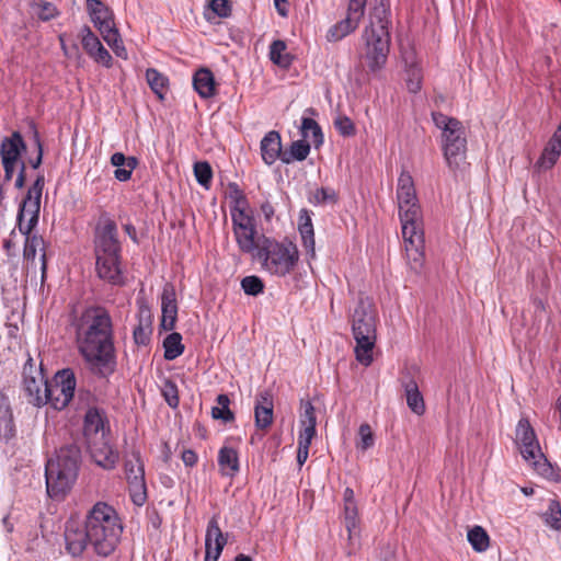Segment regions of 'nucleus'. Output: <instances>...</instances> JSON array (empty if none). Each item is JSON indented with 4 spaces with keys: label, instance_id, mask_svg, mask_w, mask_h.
<instances>
[{
    "label": "nucleus",
    "instance_id": "obj_33",
    "mask_svg": "<svg viewBox=\"0 0 561 561\" xmlns=\"http://www.w3.org/2000/svg\"><path fill=\"white\" fill-rule=\"evenodd\" d=\"M104 424L105 419L103 411L95 407L89 408L83 421L84 436L90 437L91 435H96L104 428Z\"/></svg>",
    "mask_w": 561,
    "mask_h": 561
},
{
    "label": "nucleus",
    "instance_id": "obj_44",
    "mask_svg": "<svg viewBox=\"0 0 561 561\" xmlns=\"http://www.w3.org/2000/svg\"><path fill=\"white\" fill-rule=\"evenodd\" d=\"M547 526L553 530H561V505L557 500H550L548 510L542 515Z\"/></svg>",
    "mask_w": 561,
    "mask_h": 561
},
{
    "label": "nucleus",
    "instance_id": "obj_40",
    "mask_svg": "<svg viewBox=\"0 0 561 561\" xmlns=\"http://www.w3.org/2000/svg\"><path fill=\"white\" fill-rule=\"evenodd\" d=\"M216 401L218 405L211 409L213 419L222 420L225 423L232 422L234 420V414L229 408L230 399L228 394H218Z\"/></svg>",
    "mask_w": 561,
    "mask_h": 561
},
{
    "label": "nucleus",
    "instance_id": "obj_3",
    "mask_svg": "<svg viewBox=\"0 0 561 561\" xmlns=\"http://www.w3.org/2000/svg\"><path fill=\"white\" fill-rule=\"evenodd\" d=\"M45 185V178L38 174L33 185L28 188L25 198L23 199L18 213V226L22 234L25 236V243L23 250V257L27 262H34L37 250H42L41 255V270L42 277H45L47 268V257L44 251V239L32 233L36 227L39 218L42 192Z\"/></svg>",
    "mask_w": 561,
    "mask_h": 561
},
{
    "label": "nucleus",
    "instance_id": "obj_36",
    "mask_svg": "<svg viewBox=\"0 0 561 561\" xmlns=\"http://www.w3.org/2000/svg\"><path fill=\"white\" fill-rule=\"evenodd\" d=\"M146 79L152 92L162 100L168 91L169 79L154 68L147 69Z\"/></svg>",
    "mask_w": 561,
    "mask_h": 561
},
{
    "label": "nucleus",
    "instance_id": "obj_19",
    "mask_svg": "<svg viewBox=\"0 0 561 561\" xmlns=\"http://www.w3.org/2000/svg\"><path fill=\"white\" fill-rule=\"evenodd\" d=\"M161 327L165 331H171L175 327L178 319L176 293L173 284L167 283L161 295Z\"/></svg>",
    "mask_w": 561,
    "mask_h": 561
},
{
    "label": "nucleus",
    "instance_id": "obj_20",
    "mask_svg": "<svg viewBox=\"0 0 561 561\" xmlns=\"http://www.w3.org/2000/svg\"><path fill=\"white\" fill-rule=\"evenodd\" d=\"M273 396L270 390L261 391L255 397L254 417L255 426L266 430L273 423Z\"/></svg>",
    "mask_w": 561,
    "mask_h": 561
},
{
    "label": "nucleus",
    "instance_id": "obj_9",
    "mask_svg": "<svg viewBox=\"0 0 561 561\" xmlns=\"http://www.w3.org/2000/svg\"><path fill=\"white\" fill-rule=\"evenodd\" d=\"M435 126L442 129V149L447 165L457 170L466 160L467 137L462 123L455 117L433 112Z\"/></svg>",
    "mask_w": 561,
    "mask_h": 561
},
{
    "label": "nucleus",
    "instance_id": "obj_8",
    "mask_svg": "<svg viewBox=\"0 0 561 561\" xmlns=\"http://www.w3.org/2000/svg\"><path fill=\"white\" fill-rule=\"evenodd\" d=\"M253 261L259 262L261 268L271 275L284 277L296 267L299 252L297 245L289 240L278 241L261 234L260 249Z\"/></svg>",
    "mask_w": 561,
    "mask_h": 561
},
{
    "label": "nucleus",
    "instance_id": "obj_34",
    "mask_svg": "<svg viewBox=\"0 0 561 561\" xmlns=\"http://www.w3.org/2000/svg\"><path fill=\"white\" fill-rule=\"evenodd\" d=\"M310 153V144L306 139L293 141L289 149L284 150L282 162L290 164L294 161H304Z\"/></svg>",
    "mask_w": 561,
    "mask_h": 561
},
{
    "label": "nucleus",
    "instance_id": "obj_45",
    "mask_svg": "<svg viewBox=\"0 0 561 561\" xmlns=\"http://www.w3.org/2000/svg\"><path fill=\"white\" fill-rule=\"evenodd\" d=\"M537 439V435L527 419H520L516 426V443L523 445Z\"/></svg>",
    "mask_w": 561,
    "mask_h": 561
},
{
    "label": "nucleus",
    "instance_id": "obj_10",
    "mask_svg": "<svg viewBox=\"0 0 561 561\" xmlns=\"http://www.w3.org/2000/svg\"><path fill=\"white\" fill-rule=\"evenodd\" d=\"M397 198L399 217L404 232L416 229L415 225L423 224L422 210L417 203L414 182L409 172L403 171L398 179Z\"/></svg>",
    "mask_w": 561,
    "mask_h": 561
},
{
    "label": "nucleus",
    "instance_id": "obj_37",
    "mask_svg": "<svg viewBox=\"0 0 561 561\" xmlns=\"http://www.w3.org/2000/svg\"><path fill=\"white\" fill-rule=\"evenodd\" d=\"M228 194L231 201V218H233V213L237 214L238 211H247V208L249 206L248 198L237 183L230 182L228 184Z\"/></svg>",
    "mask_w": 561,
    "mask_h": 561
},
{
    "label": "nucleus",
    "instance_id": "obj_17",
    "mask_svg": "<svg viewBox=\"0 0 561 561\" xmlns=\"http://www.w3.org/2000/svg\"><path fill=\"white\" fill-rule=\"evenodd\" d=\"M81 43L87 54L93 58L98 64L106 68L112 67L113 58L108 50L102 45L100 39L91 31L90 26L83 25L81 28Z\"/></svg>",
    "mask_w": 561,
    "mask_h": 561
},
{
    "label": "nucleus",
    "instance_id": "obj_26",
    "mask_svg": "<svg viewBox=\"0 0 561 561\" xmlns=\"http://www.w3.org/2000/svg\"><path fill=\"white\" fill-rule=\"evenodd\" d=\"M45 383H48L45 376L23 380L27 401L35 407L47 404V398L44 396Z\"/></svg>",
    "mask_w": 561,
    "mask_h": 561
},
{
    "label": "nucleus",
    "instance_id": "obj_42",
    "mask_svg": "<svg viewBox=\"0 0 561 561\" xmlns=\"http://www.w3.org/2000/svg\"><path fill=\"white\" fill-rule=\"evenodd\" d=\"M127 482H133V477L145 478V467L139 450H133L130 458L125 461Z\"/></svg>",
    "mask_w": 561,
    "mask_h": 561
},
{
    "label": "nucleus",
    "instance_id": "obj_62",
    "mask_svg": "<svg viewBox=\"0 0 561 561\" xmlns=\"http://www.w3.org/2000/svg\"><path fill=\"white\" fill-rule=\"evenodd\" d=\"M181 458L186 467H194L198 460L197 454L193 449L183 450Z\"/></svg>",
    "mask_w": 561,
    "mask_h": 561
},
{
    "label": "nucleus",
    "instance_id": "obj_61",
    "mask_svg": "<svg viewBox=\"0 0 561 561\" xmlns=\"http://www.w3.org/2000/svg\"><path fill=\"white\" fill-rule=\"evenodd\" d=\"M34 144H35V147L37 150V156L35 159L30 160V164L33 169H37V168H39V165L42 164V161H43V146H42V141L39 138V134L36 129L34 130Z\"/></svg>",
    "mask_w": 561,
    "mask_h": 561
},
{
    "label": "nucleus",
    "instance_id": "obj_43",
    "mask_svg": "<svg viewBox=\"0 0 561 561\" xmlns=\"http://www.w3.org/2000/svg\"><path fill=\"white\" fill-rule=\"evenodd\" d=\"M131 502L137 506H142L147 499V486L145 478L133 477V482L128 483Z\"/></svg>",
    "mask_w": 561,
    "mask_h": 561
},
{
    "label": "nucleus",
    "instance_id": "obj_50",
    "mask_svg": "<svg viewBox=\"0 0 561 561\" xmlns=\"http://www.w3.org/2000/svg\"><path fill=\"white\" fill-rule=\"evenodd\" d=\"M241 288L249 296H257L264 291V283L259 276H245L241 280Z\"/></svg>",
    "mask_w": 561,
    "mask_h": 561
},
{
    "label": "nucleus",
    "instance_id": "obj_47",
    "mask_svg": "<svg viewBox=\"0 0 561 561\" xmlns=\"http://www.w3.org/2000/svg\"><path fill=\"white\" fill-rule=\"evenodd\" d=\"M194 174L198 184L205 188H209L213 179V170L207 161L195 162Z\"/></svg>",
    "mask_w": 561,
    "mask_h": 561
},
{
    "label": "nucleus",
    "instance_id": "obj_64",
    "mask_svg": "<svg viewBox=\"0 0 561 561\" xmlns=\"http://www.w3.org/2000/svg\"><path fill=\"white\" fill-rule=\"evenodd\" d=\"M18 163L14 162H2L4 170V181L9 182L13 178V173Z\"/></svg>",
    "mask_w": 561,
    "mask_h": 561
},
{
    "label": "nucleus",
    "instance_id": "obj_12",
    "mask_svg": "<svg viewBox=\"0 0 561 561\" xmlns=\"http://www.w3.org/2000/svg\"><path fill=\"white\" fill-rule=\"evenodd\" d=\"M75 373L70 368L58 371L53 381L45 383L44 396L55 410L65 409L75 394L76 389Z\"/></svg>",
    "mask_w": 561,
    "mask_h": 561
},
{
    "label": "nucleus",
    "instance_id": "obj_27",
    "mask_svg": "<svg viewBox=\"0 0 561 561\" xmlns=\"http://www.w3.org/2000/svg\"><path fill=\"white\" fill-rule=\"evenodd\" d=\"M90 453L94 462L106 470L115 468L118 461V453L106 443L90 446Z\"/></svg>",
    "mask_w": 561,
    "mask_h": 561
},
{
    "label": "nucleus",
    "instance_id": "obj_53",
    "mask_svg": "<svg viewBox=\"0 0 561 561\" xmlns=\"http://www.w3.org/2000/svg\"><path fill=\"white\" fill-rule=\"evenodd\" d=\"M359 440L356 444V447L363 451L371 448L375 444L374 433L369 426V424H362L358 428Z\"/></svg>",
    "mask_w": 561,
    "mask_h": 561
},
{
    "label": "nucleus",
    "instance_id": "obj_28",
    "mask_svg": "<svg viewBox=\"0 0 561 561\" xmlns=\"http://www.w3.org/2000/svg\"><path fill=\"white\" fill-rule=\"evenodd\" d=\"M111 163L117 169L114 171V176L121 182H126L130 179L133 171L137 168L139 161L136 157H126L122 152H115L111 157Z\"/></svg>",
    "mask_w": 561,
    "mask_h": 561
},
{
    "label": "nucleus",
    "instance_id": "obj_51",
    "mask_svg": "<svg viewBox=\"0 0 561 561\" xmlns=\"http://www.w3.org/2000/svg\"><path fill=\"white\" fill-rule=\"evenodd\" d=\"M161 392L170 408L175 409L179 407V390L174 381H172L171 379H165Z\"/></svg>",
    "mask_w": 561,
    "mask_h": 561
},
{
    "label": "nucleus",
    "instance_id": "obj_41",
    "mask_svg": "<svg viewBox=\"0 0 561 561\" xmlns=\"http://www.w3.org/2000/svg\"><path fill=\"white\" fill-rule=\"evenodd\" d=\"M468 541L477 552H483L489 548L490 537L481 526H474L467 534Z\"/></svg>",
    "mask_w": 561,
    "mask_h": 561
},
{
    "label": "nucleus",
    "instance_id": "obj_21",
    "mask_svg": "<svg viewBox=\"0 0 561 561\" xmlns=\"http://www.w3.org/2000/svg\"><path fill=\"white\" fill-rule=\"evenodd\" d=\"M66 550L72 557H80L90 543L88 529L75 526H67L65 530Z\"/></svg>",
    "mask_w": 561,
    "mask_h": 561
},
{
    "label": "nucleus",
    "instance_id": "obj_1",
    "mask_svg": "<svg viewBox=\"0 0 561 561\" xmlns=\"http://www.w3.org/2000/svg\"><path fill=\"white\" fill-rule=\"evenodd\" d=\"M70 325L75 330L79 354L98 377L107 378L116 369L114 325L110 311L99 305L73 313Z\"/></svg>",
    "mask_w": 561,
    "mask_h": 561
},
{
    "label": "nucleus",
    "instance_id": "obj_48",
    "mask_svg": "<svg viewBox=\"0 0 561 561\" xmlns=\"http://www.w3.org/2000/svg\"><path fill=\"white\" fill-rule=\"evenodd\" d=\"M32 7L42 21H49L56 18L59 13L51 2L45 0H34Z\"/></svg>",
    "mask_w": 561,
    "mask_h": 561
},
{
    "label": "nucleus",
    "instance_id": "obj_54",
    "mask_svg": "<svg viewBox=\"0 0 561 561\" xmlns=\"http://www.w3.org/2000/svg\"><path fill=\"white\" fill-rule=\"evenodd\" d=\"M311 202L314 204L336 203L337 194L334 190L320 187L316 190Z\"/></svg>",
    "mask_w": 561,
    "mask_h": 561
},
{
    "label": "nucleus",
    "instance_id": "obj_25",
    "mask_svg": "<svg viewBox=\"0 0 561 561\" xmlns=\"http://www.w3.org/2000/svg\"><path fill=\"white\" fill-rule=\"evenodd\" d=\"M193 87L201 98H213L216 94L213 72L208 68L198 69L193 76Z\"/></svg>",
    "mask_w": 561,
    "mask_h": 561
},
{
    "label": "nucleus",
    "instance_id": "obj_5",
    "mask_svg": "<svg viewBox=\"0 0 561 561\" xmlns=\"http://www.w3.org/2000/svg\"><path fill=\"white\" fill-rule=\"evenodd\" d=\"M353 337L356 342L354 353L357 362L369 366L377 340V310L368 297H360L351 313Z\"/></svg>",
    "mask_w": 561,
    "mask_h": 561
},
{
    "label": "nucleus",
    "instance_id": "obj_39",
    "mask_svg": "<svg viewBox=\"0 0 561 561\" xmlns=\"http://www.w3.org/2000/svg\"><path fill=\"white\" fill-rule=\"evenodd\" d=\"M300 129L305 139L311 136L316 148L323 144V134L321 127L313 118L302 117Z\"/></svg>",
    "mask_w": 561,
    "mask_h": 561
},
{
    "label": "nucleus",
    "instance_id": "obj_7",
    "mask_svg": "<svg viewBox=\"0 0 561 561\" xmlns=\"http://www.w3.org/2000/svg\"><path fill=\"white\" fill-rule=\"evenodd\" d=\"M389 13V7L381 1L373 9L370 23L364 31L365 58L371 72L382 69L388 58L390 48Z\"/></svg>",
    "mask_w": 561,
    "mask_h": 561
},
{
    "label": "nucleus",
    "instance_id": "obj_56",
    "mask_svg": "<svg viewBox=\"0 0 561 561\" xmlns=\"http://www.w3.org/2000/svg\"><path fill=\"white\" fill-rule=\"evenodd\" d=\"M334 126L342 136L348 137L355 135L356 133L354 123L347 116L336 117L334 121Z\"/></svg>",
    "mask_w": 561,
    "mask_h": 561
},
{
    "label": "nucleus",
    "instance_id": "obj_35",
    "mask_svg": "<svg viewBox=\"0 0 561 561\" xmlns=\"http://www.w3.org/2000/svg\"><path fill=\"white\" fill-rule=\"evenodd\" d=\"M287 45L282 39H275L272 42L270 46V59L273 64L287 68L293 62V57L286 53Z\"/></svg>",
    "mask_w": 561,
    "mask_h": 561
},
{
    "label": "nucleus",
    "instance_id": "obj_32",
    "mask_svg": "<svg viewBox=\"0 0 561 561\" xmlns=\"http://www.w3.org/2000/svg\"><path fill=\"white\" fill-rule=\"evenodd\" d=\"M560 156L561 141L550 137L539 159L536 162V167L541 170H550L557 163Z\"/></svg>",
    "mask_w": 561,
    "mask_h": 561
},
{
    "label": "nucleus",
    "instance_id": "obj_63",
    "mask_svg": "<svg viewBox=\"0 0 561 561\" xmlns=\"http://www.w3.org/2000/svg\"><path fill=\"white\" fill-rule=\"evenodd\" d=\"M25 162L24 161H21V165H20V171H19V174L16 176V180H15V187L16 188H22L25 184V180H26V176H25Z\"/></svg>",
    "mask_w": 561,
    "mask_h": 561
},
{
    "label": "nucleus",
    "instance_id": "obj_16",
    "mask_svg": "<svg viewBox=\"0 0 561 561\" xmlns=\"http://www.w3.org/2000/svg\"><path fill=\"white\" fill-rule=\"evenodd\" d=\"M87 10L94 26L101 35L117 30L114 22L113 11L100 0H87Z\"/></svg>",
    "mask_w": 561,
    "mask_h": 561
},
{
    "label": "nucleus",
    "instance_id": "obj_23",
    "mask_svg": "<svg viewBox=\"0 0 561 561\" xmlns=\"http://www.w3.org/2000/svg\"><path fill=\"white\" fill-rule=\"evenodd\" d=\"M260 149L262 159L267 165H272L277 159L282 161L284 150L279 133L268 131L261 140Z\"/></svg>",
    "mask_w": 561,
    "mask_h": 561
},
{
    "label": "nucleus",
    "instance_id": "obj_31",
    "mask_svg": "<svg viewBox=\"0 0 561 561\" xmlns=\"http://www.w3.org/2000/svg\"><path fill=\"white\" fill-rule=\"evenodd\" d=\"M300 409V425L302 426V430H300L299 436L313 438L317 433V417L314 407L311 401L301 400Z\"/></svg>",
    "mask_w": 561,
    "mask_h": 561
},
{
    "label": "nucleus",
    "instance_id": "obj_14",
    "mask_svg": "<svg viewBox=\"0 0 561 561\" xmlns=\"http://www.w3.org/2000/svg\"><path fill=\"white\" fill-rule=\"evenodd\" d=\"M364 13L363 2L350 0L346 16L329 28L327 34L328 41L337 42L353 33L357 28Z\"/></svg>",
    "mask_w": 561,
    "mask_h": 561
},
{
    "label": "nucleus",
    "instance_id": "obj_29",
    "mask_svg": "<svg viewBox=\"0 0 561 561\" xmlns=\"http://www.w3.org/2000/svg\"><path fill=\"white\" fill-rule=\"evenodd\" d=\"M227 541V534L225 535L219 527L218 515H214L207 524L205 548H214L217 549V553H221Z\"/></svg>",
    "mask_w": 561,
    "mask_h": 561
},
{
    "label": "nucleus",
    "instance_id": "obj_55",
    "mask_svg": "<svg viewBox=\"0 0 561 561\" xmlns=\"http://www.w3.org/2000/svg\"><path fill=\"white\" fill-rule=\"evenodd\" d=\"M22 376H23V380L36 378V377H43L44 371H43L42 363L39 364V366H36L34 359L28 355V357L23 366Z\"/></svg>",
    "mask_w": 561,
    "mask_h": 561
},
{
    "label": "nucleus",
    "instance_id": "obj_11",
    "mask_svg": "<svg viewBox=\"0 0 561 561\" xmlns=\"http://www.w3.org/2000/svg\"><path fill=\"white\" fill-rule=\"evenodd\" d=\"M232 232L240 252L250 254L252 260L259 252L261 234L256 230L254 217L247 211L233 213Z\"/></svg>",
    "mask_w": 561,
    "mask_h": 561
},
{
    "label": "nucleus",
    "instance_id": "obj_52",
    "mask_svg": "<svg viewBox=\"0 0 561 561\" xmlns=\"http://www.w3.org/2000/svg\"><path fill=\"white\" fill-rule=\"evenodd\" d=\"M344 508H345V518L347 522V528L355 525V516H356V504L354 501V492L352 489L346 488L344 491Z\"/></svg>",
    "mask_w": 561,
    "mask_h": 561
},
{
    "label": "nucleus",
    "instance_id": "obj_13",
    "mask_svg": "<svg viewBox=\"0 0 561 561\" xmlns=\"http://www.w3.org/2000/svg\"><path fill=\"white\" fill-rule=\"evenodd\" d=\"M416 229H411V232L402 228V236L405 244V253L408 264L412 271L420 273L423 268L424 256V232L423 224L415 225Z\"/></svg>",
    "mask_w": 561,
    "mask_h": 561
},
{
    "label": "nucleus",
    "instance_id": "obj_49",
    "mask_svg": "<svg viewBox=\"0 0 561 561\" xmlns=\"http://www.w3.org/2000/svg\"><path fill=\"white\" fill-rule=\"evenodd\" d=\"M117 57L127 59V50L123 44L118 30H114L102 36Z\"/></svg>",
    "mask_w": 561,
    "mask_h": 561
},
{
    "label": "nucleus",
    "instance_id": "obj_46",
    "mask_svg": "<svg viewBox=\"0 0 561 561\" xmlns=\"http://www.w3.org/2000/svg\"><path fill=\"white\" fill-rule=\"evenodd\" d=\"M15 435L12 410H0V438L10 439Z\"/></svg>",
    "mask_w": 561,
    "mask_h": 561
},
{
    "label": "nucleus",
    "instance_id": "obj_4",
    "mask_svg": "<svg viewBox=\"0 0 561 561\" xmlns=\"http://www.w3.org/2000/svg\"><path fill=\"white\" fill-rule=\"evenodd\" d=\"M90 545L100 557L112 554L121 540L123 525L117 512L105 502L95 503L85 517Z\"/></svg>",
    "mask_w": 561,
    "mask_h": 561
},
{
    "label": "nucleus",
    "instance_id": "obj_30",
    "mask_svg": "<svg viewBox=\"0 0 561 561\" xmlns=\"http://www.w3.org/2000/svg\"><path fill=\"white\" fill-rule=\"evenodd\" d=\"M298 230L302 240V245L311 256L314 255V230L311 217L307 209H301L298 218Z\"/></svg>",
    "mask_w": 561,
    "mask_h": 561
},
{
    "label": "nucleus",
    "instance_id": "obj_6",
    "mask_svg": "<svg viewBox=\"0 0 561 561\" xmlns=\"http://www.w3.org/2000/svg\"><path fill=\"white\" fill-rule=\"evenodd\" d=\"M81 459L80 448L75 445L61 447L55 459H49L45 468L47 493L53 499L65 496L77 480Z\"/></svg>",
    "mask_w": 561,
    "mask_h": 561
},
{
    "label": "nucleus",
    "instance_id": "obj_57",
    "mask_svg": "<svg viewBox=\"0 0 561 561\" xmlns=\"http://www.w3.org/2000/svg\"><path fill=\"white\" fill-rule=\"evenodd\" d=\"M312 438L298 436L297 462L301 467L308 459Z\"/></svg>",
    "mask_w": 561,
    "mask_h": 561
},
{
    "label": "nucleus",
    "instance_id": "obj_24",
    "mask_svg": "<svg viewBox=\"0 0 561 561\" xmlns=\"http://www.w3.org/2000/svg\"><path fill=\"white\" fill-rule=\"evenodd\" d=\"M218 466L221 476L236 477L240 471L238 451L233 447L222 446L218 451Z\"/></svg>",
    "mask_w": 561,
    "mask_h": 561
},
{
    "label": "nucleus",
    "instance_id": "obj_38",
    "mask_svg": "<svg viewBox=\"0 0 561 561\" xmlns=\"http://www.w3.org/2000/svg\"><path fill=\"white\" fill-rule=\"evenodd\" d=\"M164 358L167 360H173L181 356L184 352V345L182 344V335L178 332L170 333L163 341Z\"/></svg>",
    "mask_w": 561,
    "mask_h": 561
},
{
    "label": "nucleus",
    "instance_id": "obj_59",
    "mask_svg": "<svg viewBox=\"0 0 561 561\" xmlns=\"http://www.w3.org/2000/svg\"><path fill=\"white\" fill-rule=\"evenodd\" d=\"M151 330L150 327H144L139 323L133 332L134 341L137 345H147L150 342Z\"/></svg>",
    "mask_w": 561,
    "mask_h": 561
},
{
    "label": "nucleus",
    "instance_id": "obj_60",
    "mask_svg": "<svg viewBox=\"0 0 561 561\" xmlns=\"http://www.w3.org/2000/svg\"><path fill=\"white\" fill-rule=\"evenodd\" d=\"M210 8L220 18H228L231 14V5L228 0H211Z\"/></svg>",
    "mask_w": 561,
    "mask_h": 561
},
{
    "label": "nucleus",
    "instance_id": "obj_2",
    "mask_svg": "<svg viewBox=\"0 0 561 561\" xmlns=\"http://www.w3.org/2000/svg\"><path fill=\"white\" fill-rule=\"evenodd\" d=\"M121 242L116 222L102 215L94 231L95 270L98 276L112 284L122 285Z\"/></svg>",
    "mask_w": 561,
    "mask_h": 561
},
{
    "label": "nucleus",
    "instance_id": "obj_22",
    "mask_svg": "<svg viewBox=\"0 0 561 561\" xmlns=\"http://www.w3.org/2000/svg\"><path fill=\"white\" fill-rule=\"evenodd\" d=\"M26 149L24 139L19 131H13L10 137H4L0 144L1 162L21 163L20 157Z\"/></svg>",
    "mask_w": 561,
    "mask_h": 561
},
{
    "label": "nucleus",
    "instance_id": "obj_58",
    "mask_svg": "<svg viewBox=\"0 0 561 561\" xmlns=\"http://www.w3.org/2000/svg\"><path fill=\"white\" fill-rule=\"evenodd\" d=\"M409 78L407 80L408 90L411 93H417L422 88V77L420 69L413 67L409 70Z\"/></svg>",
    "mask_w": 561,
    "mask_h": 561
},
{
    "label": "nucleus",
    "instance_id": "obj_15",
    "mask_svg": "<svg viewBox=\"0 0 561 561\" xmlns=\"http://www.w3.org/2000/svg\"><path fill=\"white\" fill-rule=\"evenodd\" d=\"M523 458L542 477L553 479V467L542 454L538 439L519 445Z\"/></svg>",
    "mask_w": 561,
    "mask_h": 561
},
{
    "label": "nucleus",
    "instance_id": "obj_18",
    "mask_svg": "<svg viewBox=\"0 0 561 561\" xmlns=\"http://www.w3.org/2000/svg\"><path fill=\"white\" fill-rule=\"evenodd\" d=\"M400 383L404 390L409 409L416 415H423L426 409L424 398L419 390V385L410 370L402 373Z\"/></svg>",
    "mask_w": 561,
    "mask_h": 561
}]
</instances>
